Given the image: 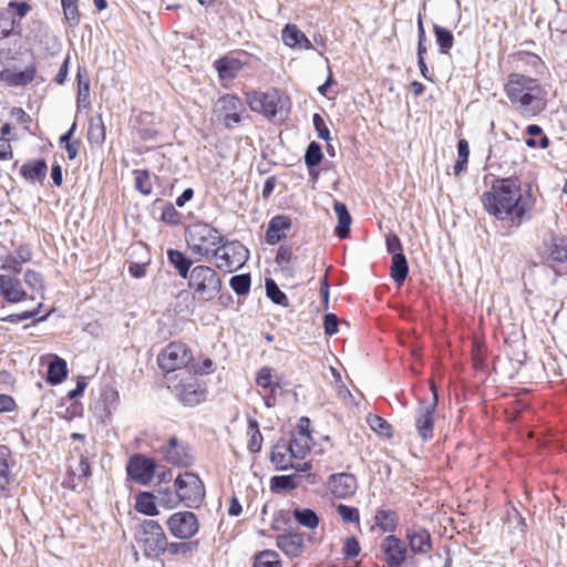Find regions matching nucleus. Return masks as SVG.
<instances>
[{
  "instance_id": "obj_58",
  "label": "nucleus",
  "mask_w": 567,
  "mask_h": 567,
  "mask_svg": "<svg viewBox=\"0 0 567 567\" xmlns=\"http://www.w3.org/2000/svg\"><path fill=\"white\" fill-rule=\"evenodd\" d=\"M313 126L317 131L318 137L324 141H329L330 138V132L327 127L324 120L322 116L318 113H316L312 117Z\"/></svg>"
},
{
  "instance_id": "obj_22",
  "label": "nucleus",
  "mask_w": 567,
  "mask_h": 567,
  "mask_svg": "<svg viewBox=\"0 0 567 567\" xmlns=\"http://www.w3.org/2000/svg\"><path fill=\"white\" fill-rule=\"evenodd\" d=\"M291 221L287 216H276L268 225L266 241L270 245L279 243L285 237L286 230L290 229Z\"/></svg>"
},
{
  "instance_id": "obj_28",
  "label": "nucleus",
  "mask_w": 567,
  "mask_h": 567,
  "mask_svg": "<svg viewBox=\"0 0 567 567\" xmlns=\"http://www.w3.org/2000/svg\"><path fill=\"white\" fill-rule=\"evenodd\" d=\"M333 209L338 217L336 235L339 238L344 239L350 234V225L352 223L351 215L349 214L347 206L341 202H334Z\"/></svg>"
},
{
  "instance_id": "obj_11",
  "label": "nucleus",
  "mask_w": 567,
  "mask_h": 567,
  "mask_svg": "<svg viewBox=\"0 0 567 567\" xmlns=\"http://www.w3.org/2000/svg\"><path fill=\"white\" fill-rule=\"evenodd\" d=\"M193 360V354L186 344L182 342H171L158 354L157 361L162 370L173 372L182 370Z\"/></svg>"
},
{
  "instance_id": "obj_18",
  "label": "nucleus",
  "mask_w": 567,
  "mask_h": 567,
  "mask_svg": "<svg viewBox=\"0 0 567 567\" xmlns=\"http://www.w3.org/2000/svg\"><path fill=\"white\" fill-rule=\"evenodd\" d=\"M165 458L178 466H189L194 462V457L188 453L186 446L181 444L175 437L169 439L168 443L162 447Z\"/></svg>"
},
{
  "instance_id": "obj_63",
  "label": "nucleus",
  "mask_w": 567,
  "mask_h": 567,
  "mask_svg": "<svg viewBox=\"0 0 567 567\" xmlns=\"http://www.w3.org/2000/svg\"><path fill=\"white\" fill-rule=\"evenodd\" d=\"M177 216H178L177 210L175 209V207L173 205L169 204L163 208L162 219L164 221H167L169 224H177L178 223Z\"/></svg>"
},
{
  "instance_id": "obj_44",
  "label": "nucleus",
  "mask_w": 567,
  "mask_h": 567,
  "mask_svg": "<svg viewBox=\"0 0 567 567\" xmlns=\"http://www.w3.org/2000/svg\"><path fill=\"white\" fill-rule=\"evenodd\" d=\"M470 156V146L466 140H460L457 143V161L454 165V174L458 176L466 168Z\"/></svg>"
},
{
  "instance_id": "obj_54",
  "label": "nucleus",
  "mask_w": 567,
  "mask_h": 567,
  "mask_svg": "<svg viewBox=\"0 0 567 567\" xmlns=\"http://www.w3.org/2000/svg\"><path fill=\"white\" fill-rule=\"evenodd\" d=\"M79 90H78V107L87 109L91 104L90 102V84L89 82H82L81 76L79 75Z\"/></svg>"
},
{
  "instance_id": "obj_16",
  "label": "nucleus",
  "mask_w": 567,
  "mask_h": 567,
  "mask_svg": "<svg viewBox=\"0 0 567 567\" xmlns=\"http://www.w3.org/2000/svg\"><path fill=\"white\" fill-rule=\"evenodd\" d=\"M405 538L413 554L424 555L432 549V538L427 529L412 525L405 529Z\"/></svg>"
},
{
  "instance_id": "obj_19",
  "label": "nucleus",
  "mask_w": 567,
  "mask_h": 567,
  "mask_svg": "<svg viewBox=\"0 0 567 567\" xmlns=\"http://www.w3.org/2000/svg\"><path fill=\"white\" fill-rule=\"evenodd\" d=\"M0 295L10 303H18L27 297L21 281L8 275H0Z\"/></svg>"
},
{
  "instance_id": "obj_43",
  "label": "nucleus",
  "mask_w": 567,
  "mask_h": 567,
  "mask_svg": "<svg viewBox=\"0 0 567 567\" xmlns=\"http://www.w3.org/2000/svg\"><path fill=\"white\" fill-rule=\"evenodd\" d=\"M293 516L300 525L307 528L313 529L319 525L318 515L310 508H297L293 512Z\"/></svg>"
},
{
  "instance_id": "obj_50",
  "label": "nucleus",
  "mask_w": 567,
  "mask_h": 567,
  "mask_svg": "<svg viewBox=\"0 0 567 567\" xmlns=\"http://www.w3.org/2000/svg\"><path fill=\"white\" fill-rule=\"evenodd\" d=\"M322 159L321 147L318 143L311 142L306 151L305 163L311 168L317 166Z\"/></svg>"
},
{
  "instance_id": "obj_9",
  "label": "nucleus",
  "mask_w": 567,
  "mask_h": 567,
  "mask_svg": "<svg viewBox=\"0 0 567 567\" xmlns=\"http://www.w3.org/2000/svg\"><path fill=\"white\" fill-rule=\"evenodd\" d=\"M245 106L239 97L233 94L220 96L214 104L213 118L227 128H230L241 121Z\"/></svg>"
},
{
  "instance_id": "obj_59",
  "label": "nucleus",
  "mask_w": 567,
  "mask_h": 567,
  "mask_svg": "<svg viewBox=\"0 0 567 567\" xmlns=\"http://www.w3.org/2000/svg\"><path fill=\"white\" fill-rule=\"evenodd\" d=\"M386 249L392 256L403 255L400 238L395 234H390L385 239Z\"/></svg>"
},
{
  "instance_id": "obj_4",
  "label": "nucleus",
  "mask_w": 567,
  "mask_h": 567,
  "mask_svg": "<svg viewBox=\"0 0 567 567\" xmlns=\"http://www.w3.org/2000/svg\"><path fill=\"white\" fill-rule=\"evenodd\" d=\"M223 241L224 237L208 224L196 223L187 229V245L194 254L200 257L208 258Z\"/></svg>"
},
{
  "instance_id": "obj_13",
  "label": "nucleus",
  "mask_w": 567,
  "mask_h": 567,
  "mask_svg": "<svg viewBox=\"0 0 567 567\" xmlns=\"http://www.w3.org/2000/svg\"><path fill=\"white\" fill-rule=\"evenodd\" d=\"M167 528L174 537L189 539L198 533L199 523L193 512H177L169 516Z\"/></svg>"
},
{
  "instance_id": "obj_40",
  "label": "nucleus",
  "mask_w": 567,
  "mask_h": 567,
  "mask_svg": "<svg viewBox=\"0 0 567 567\" xmlns=\"http://www.w3.org/2000/svg\"><path fill=\"white\" fill-rule=\"evenodd\" d=\"M433 31L435 34L436 43L440 47V51L442 53L449 52V50L452 49L453 43H454V38H453V34L451 33V31H449L447 29H445L439 24L433 25Z\"/></svg>"
},
{
  "instance_id": "obj_36",
  "label": "nucleus",
  "mask_w": 567,
  "mask_h": 567,
  "mask_svg": "<svg viewBox=\"0 0 567 567\" xmlns=\"http://www.w3.org/2000/svg\"><path fill=\"white\" fill-rule=\"evenodd\" d=\"M409 272L408 261L404 255L392 256L391 278L401 286Z\"/></svg>"
},
{
  "instance_id": "obj_24",
  "label": "nucleus",
  "mask_w": 567,
  "mask_h": 567,
  "mask_svg": "<svg viewBox=\"0 0 567 567\" xmlns=\"http://www.w3.org/2000/svg\"><path fill=\"white\" fill-rule=\"evenodd\" d=\"M32 251L27 245L19 246L12 255L6 254V270L19 274L24 262L30 261Z\"/></svg>"
},
{
  "instance_id": "obj_57",
  "label": "nucleus",
  "mask_w": 567,
  "mask_h": 567,
  "mask_svg": "<svg viewBox=\"0 0 567 567\" xmlns=\"http://www.w3.org/2000/svg\"><path fill=\"white\" fill-rule=\"evenodd\" d=\"M360 544L354 537H349L346 539L342 554L346 558H354L360 554Z\"/></svg>"
},
{
  "instance_id": "obj_23",
  "label": "nucleus",
  "mask_w": 567,
  "mask_h": 567,
  "mask_svg": "<svg viewBox=\"0 0 567 567\" xmlns=\"http://www.w3.org/2000/svg\"><path fill=\"white\" fill-rule=\"evenodd\" d=\"M1 80L11 86H23L29 84L35 76V68L30 65L23 71L6 69L1 72Z\"/></svg>"
},
{
  "instance_id": "obj_32",
  "label": "nucleus",
  "mask_w": 567,
  "mask_h": 567,
  "mask_svg": "<svg viewBox=\"0 0 567 567\" xmlns=\"http://www.w3.org/2000/svg\"><path fill=\"white\" fill-rule=\"evenodd\" d=\"M270 458L278 470H287L288 467H293L291 460L295 457L292 454H290L286 443H277L271 452Z\"/></svg>"
},
{
  "instance_id": "obj_46",
  "label": "nucleus",
  "mask_w": 567,
  "mask_h": 567,
  "mask_svg": "<svg viewBox=\"0 0 567 567\" xmlns=\"http://www.w3.org/2000/svg\"><path fill=\"white\" fill-rule=\"evenodd\" d=\"M250 275L241 274L233 276L229 280L230 288L239 296L247 295L250 290Z\"/></svg>"
},
{
  "instance_id": "obj_25",
  "label": "nucleus",
  "mask_w": 567,
  "mask_h": 567,
  "mask_svg": "<svg viewBox=\"0 0 567 567\" xmlns=\"http://www.w3.org/2000/svg\"><path fill=\"white\" fill-rule=\"evenodd\" d=\"M90 476V464L87 457L82 453L80 454V461L76 467L70 465L69 476L65 481V485L70 488H75L83 480Z\"/></svg>"
},
{
  "instance_id": "obj_38",
  "label": "nucleus",
  "mask_w": 567,
  "mask_h": 567,
  "mask_svg": "<svg viewBox=\"0 0 567 567\" xmlns=\"http://www.w3.org/2000/svg\"><path fill=\"white\" fill-rule=\"evenodd\" d=\"M135 508L137 512L148 516H155L158 514L154 496L148 492H142L137 495Z\"/></svg>"
},
{
  "instance_id": "obj_6",
  "label": "nucleus",
  "mask_w": 567,
  "mask_h": 567,
  "mask_svg": "<svg viewBox=\"0 0 567 567\" xmlns=\"http://www.w3.org/2000/svg\"><path fill=\"white\" fill-rule=\"evenodd\" d=\"M216 258V267L225 272H233L245 265L249 251L239 241H223L212 254Z\"/></svg>"
},
{
  "instance_id": "obj_15",
  "label": "nucleus",
  "mask_w": 567,
  "mask_h": 567,
  "mask_svg": "<svg viewBox=\"0 0 567 567\" xmlns=\"http://www.w3.org/2000/svg\"><path fill=\"white\" fill-rule=\"evenodd\" d=\"M380 549L388 567L403 566L408 556V547L399 537L394 535L384 537L381 542Z\"/></svg>"
},
{
  "instance_id": "obj_12",
  "label": "nucleus",
  "mask_w": 567,
  "mask_h": 567,
  "mask_svg": "<svg viewBox=\"0 0 567 567\" xmlns=\"http://www.w3.org/2000/svg\"><path fill=\"white\" fill-rule=\"evenodd\" d=\"M247 102L252 111L262 113L269 118L275 117L284 109L282 97L276 90L248 94Z\"/></svg>"
},
{
  "instance_id": "obj_39",
  "label": "nucleus",
  "mask_w": 567,
  "mask_h": 567,
  "mask_svg": "<svg viewBox=\"0 0 567 567\" xmlns=\"http://www.w3.org/2000/svg\"><path fill=\"white\" fill-rule=\"evenodd\" d=\"M254 567H281L277 551L266 549L255 556Z\"/></svg>"
},
{
  "instance_id": "obj_37",
  "label": "nucleus",
  "mask_w": 567,
  "mask_h": 567,
  "mask_svg": "<svg viewBox=\"0 0 567 567\" xmlns=\"http://www.w3.org/2000/svg\"><path fill=\"white\" fill-rule=\"evenodd\" d=\"M399 518L395 512L390 509H379L375 514V525L383 532H394Z\"/></svg>"
},
{
  "instance_id": "obj_45",
  "label": "nucleus",
  "mask_w": 567,
  "mask_h": 567,
  "mask_svg": "<svg viewBox=\"0 0 567 567\" xmlns=\"http://www.w3.org/2000/svg\"><path fill=\"white\" fill-rule=\"evenodd\" d=\"M298 486L296 475H281L271 478L270 487L274 492L290 491Z\"/></svg>"
},
{
  "instance_id": "obj_42",
  "label": "nucleus",
  "mask_w": 567,
  "mask_h": 567,
  "mask_svg": "<svg viewBox=\"0 0 567 567\" xmlns=\"http://www.w3.org/2000/svg\"><path fill=\"white\" fill-rule=\"evenodd\" d=\"M367 422L371 430L377 434L384 437L392 436V426L383 417L375 414H369Z\"/></svg>"
},
{
  "instance_id": "obj_5",
  "label": "nucleus",
  "mask_w": 567,
  "mask_h": 567,
  "mask_svg": "<svg viewBox=\"0 0 567 567\" xmlns=\"http://www.w3.org/2000/svg\"><path fill=\"white\" fill-rule=\"evenodd\" d=\"M432 398L430 400H419L414 411V427L423 442L430 441L434 436L435 411L437 406V391L434 383L431 384Z\"/></svg>"
},
{
  "instance_id": "obj_14",
  "label": "nucleus",
  "mask_w": 567,
  "mask_h": 567,
  "mask_svg": "<svg viewBox=\"0 0 567 567\" xmlns=\"http://www.w3.org/2000/svg\"><path fill=\"white\" fill-rule=\"evenodd\" d=\"M126 471L133 481L141 485H147L157 473V465L153 458L138 454L130 458Z\"/></svg>"
},
{
  "instance_id": "obj_34",
  "label": "nucleus",
  "mask_w": 567,
  "mask_h": 567,
  "mask_svg": "<svg viewBox=\"0 0 567 567\" xmlns=\"http://www.w3.org/2000/svg\"><path fill=\"white\" fill-rule=\"evenodd\" d=\"M66 362L59 357H54L53 360L49 363L47 378L48 382L51 384H59L66 378Z\"/></svg>"
},
{
  "instance_id": "obj_30",
  "label": "nucleus",
  "mask_w": 567,
  "mask_h": 567,
  "mask_svg": "<svg viewBox=\"0 0 567 567\" xmlns=\"http://www.w3.org/2000/svg\"><path fill=\"white\" fill-rule=\"evenodd\" d=\"M156 493L158 503L166 508H175L182 504L178 489L175 487L172 489L167 485H158Z\"/></svg>"
},
{
  "instance_id": "obj_41",
  "label": "nucleus",
  "mask_w": 567,
  "mask_h": 567,
  "mask_svg": "<svg viewBox=\"0 0 567 567\" xmlns=\"http://www.w3.org/2000/svg\"><path fill=\"white\" fill-rule=\"evenodd\" d=\"M79 0H61L65 21L74 28L80 23V12L78 9Z\"/></svg>"
},
{
  "instance_id": "obj_3",
  "label": "nucleus",
  "mask_w": 567,
  "mask_h": 567,
  "mask_svg": "<svg viewBox=\"0 0 567 567\" xmlns=\"http://www.w3.org/2000/svg\"><path fill=\"white\" fill-rule=\"evenodd\" d=\"M186 279L188 287L194 291V297L200 301L213 300L221 288L219 275L209 266H195Z\"/></svg>"
},
{
  "instance_id": "obj_35",
  "label": "nucleus",
  "mask_w": 567,
  "mask_h": 567,
  "mask_svg": "<svg viewBox=\"0 0 567 567\" xmlns=\"http://www.w3.org/2000/svg\"><path fill=\"white\" fill-rule=\"evenodd\" d=\"M87 140L91 144H102L105 140V125L102 116L91 117L87 127Z\"/></svg>"
},
{
  "instance_id": "obj_48",
  "label": "nucleus",
  "mask_w": 567,
  "mask_h": 567,
  "mask_svg": "<svg viewBox=\"0 0 567 567\" xmlns=\"http://www.w3.org/2000/svg\"><path fill=\"white\" fill-rule=\"evenodd\" d=\"M133 174L136 189L143 195H150L152 193V183L148 172L144 169H135Z\"/></svg>"
},
{
  "instance_id": "obj_10",
  "label": "nucleus",
  "mask_w": 567,
  "mask_h": 567,
  "mask_svg": "<svg viewBox=\"0 0 567 567\" xmlns=\"http://www.w3.org/2000/svg\"><path fill=\"white\" fill-rule=\"evenodd\" d=\"M138 543L146 556H157L167 546V539L162 526L153 519H145L141 524Z\"/></svg>"
},
{
  "instance_id": "obj_49",
  "label": "nucleus",
  "mask_w": 567,
  "mask_h": 567,
  "mask_svg": "<svg viewBox=\"0 0 567 567\" xmlns=\"http://www.w3.org/2000/svg\"><path fill=\"white\" fill-rule=\"evenodd\" d=\"M256 383L262 389L274 392L277 384H275L272 381V369L269 367H264L258 370L256 375Z\"/></svg>"
},
{
  "instance_id": "obj_33",
  "label": "nucleus",
  "mask_w": 567,
  "mask_h": 567,
  "mask_svg": "<svg viewBox=\"0 0 567 567\" xmlns=\"http://www.w3.org/2000/svg\"><path fill=\"white\" fill-rule=\"evenodd\" d=\"M310 434L292 435L287 446L295 458L302 460L310 450Z\"/></svg>"
},
{
  "instance_id": "obj_21",
  "label": "nucleus",
  "mask_w": 567,
  "mask_h": 567,
  "mask_svg": "<svg viewBox=\"0 0 567 567\" xmlns=\"http://www.w3.org/2000/svg\"><path fill=\"white\" fill-rule=\"evenodd\" d=\"M281 38L284 43L290 48L306 49L312 48L311 42L306 34L299 30L295 24H287L282 32Z\"/></svg>"
},
{
  "instance_id": "obj_53",
  "label": "nucleus",
  "mask_w": 567,
  "mask_h": 567,
  "mask_svg": "<svg viewBox=\"0 0 567 567\" xmlns=\"http://www.w3.org/2000/svg\"><path fill=\"white\" fill-rule=\"evenodd\" d=\"M11 482L12 475L8 461L6 458H0V497L8 489Z\"/></svg>"
},
{
  "instance_id": "obj_64",
  "label": "nucleus",
  "mask_w": 567,
  "mask_h": 567,
  "mask_svg": "<svg viewBox=\"0 0 567 567\" xmlns=\"http://www.w3.org/2000/svg\"><path fill=\"white\" fill-rule=\"evenodd\" d=\"M9 10H14V13L21 19L27 16L31 7L27 2L11 1L9 3Z\"/></svg>"
},
{
  "instance_id": "obj_27",
  "label": "nucleus",
  "mask_w": 567,
  "mask_h": 567,
  "mask_svg": "<svg viewBox=\"0 0 567 567\" xmlns=\"http://www.w3.org/2000/svg\"><path fill=\"white\" fill-rule=\"evenodd\" d=\"M220 79L233 80L243 70L244 64L234 58H221L215 62Z\"/></svg>"
},
{
  "instance_id": "obj_51",
  "label": "nucleus",
  "mask_w": 567,
  "mask_h": 567,
  "mask_svg": "<svg viewBox=\"0 0 567 567\" xmlns=\"http://www.w3.org/2000/svg\"><path fill=\"white\" fill-rule=\"evenodd\" d=\"M16 25L17 21L10 16V12L0 13V40L12 34Z\"/></svg>"
},
{
  "instance_id": "obj_29",
  "label": "nucleus",
  "mask_w": 567,
  "mask_h": 567,
  "mask_svg": "<svg viewBox=\"0 0 567 567\" xmlns=\"http://www.w3.org/2000/svg\"><path fill=\"white\" fill-rule=\"evenodd\" d=\"M167 258L169 264L176 269L183 279H186L189 276L192 270L190 266L193 262L185 256V254L176 249H168Z\"/></svg>"
},
{
  "instance_id": "obj_2",
  "label": "nucleus",
  "mask_w": 567,
  "mask_h": 567,
  "mask_svg": "<svg viewBox=\"0 0 567 567\" xmlns=\"http://www.w3.org/2000/svg\"><path fill=\"white\" fill-rule=\"evenodd\" d=\"M503 89L512 106L524 117L536 116L546 107L547 92L537 79L513 72Z\"/></svg>"
},
{
  "instance_id": "obj_47",
  "label": "nucleus",
  "mask_w": 567,
  "mask_h": 567,
  "mask_svg": "<svg viewBox=\"0 0 567 567\" xmlns=\"http://www.w3.org/2000/svg\"><path fill=\"white\" fill-rule=\"evenodd\" d=\"M266 293L267 297L275 303L280 306H288L287 296L279 289L278 285L272 279H266Z\"/></svg>"
},
{
  "instance_id": "obj_8",
  "label": "nucleus",
  "mask_w": 567,
  "mask_h": 567,
  "mask_svg": "<svg viewBox=\"0 0 567 567\" xmlns=\"http://www.w3.org/2000/svg\"><path fill=\"white\" fill-rule=\"evenodd\" d=\"M173 487L178 489L182 504L187 507H198L205 497L204 483L193 472L181 473L174 481Z\"/></svg>"
},
{
  "instance_id": "obj_60",
  "label": "nucleus",
  "mask_w": 567,
  "mask_h": 567,
  "mask_svg": "<svg viewBox=\"0 0 567 567\" xmlns=\"http://www.w3.org/2000/svg\"><path fill=\"white\" fill-rule=\"evenodd\" d=\"M425 42H426L425 30L423 27L422 18H421V16H419V19H417V55L426 53Z\"/></svg>"
},
{
  "instance_id": "obj_26",
  "label": "nucleus",
  "mask_w": 567,
  "mask_h": 567,
  "mask_svg": "<svg viewBox=\"0 0 567 567\" xmlns=\"http://www.w3.org/2000/svg\"><path fill=\"white\" fill-rule=\"evenodd\" d=\"M546 260L564 262L567 260V239L553 236L546 250Z\"/></svg>"
},
{
  "instance_id": "obj_61",
  "label": "nucleus",
  "mask_w": 567,
  "mask_h": 567,
  "mask_svg": "<svg viewBox=\"0 0 567 567\" xmlns=\"http://www.w3.org/2000/svg\"><path fill=\"white\" fill-rule=\"evenodd\" d=\"M38 315V311L37 310H33V311H23L21 313H14V315H10L6 318H3L2 320L3 321H7V322H11V323H17L19 321H23V320H29V319H32L34 318L35 316Z\"/></svg>"
},
{
  "instance_id": "obj_17",
  "label": "nucleus",
  "mask_w": 567,
  "mask_h": 567,
  "mask_svg": "<svg viewBox=\"0 0 567 567\" xmlns=\"http://www.w3.org/2000/svg\"><path fill=\"white\" fill-rule=\"evenodd\" d=\"M329 488L338 498L353 495L357 489V478L350 473L332 474L329 477Z\"/></svg>"
},
{
  "instance_id": "obj_20",
  "label": "nucleus",
  "mask_w": 567,
  "mask_h": 567,
  "mask_svg": "<svg viewBox=\"0 0 567 567\" xmlns=\"http://www.w3.org/2000/svg\"><path fill=\"white\" fill-rule=\"evenodd\" d=\"M277 546L290 557L299 556L303 550V535L290 533L277 537Z\"/></svg>"
},
{
  "instance_id": "obj_52",
  "label": "nucleus",
  "mask_w": 567,
  "mask_h": 567,
  "mask_svg": "<svg viewBox=\"0 0 567 567\" xmlns=\"http://www.w3.org/2000/svg\"><path fill=\"white\" fill-rule=\"evenodd\" d=\"M249 430L251 431V437L248 444V449L252 453L259 452L262 444V436L256 420H249Z\"/></svg>"
},
{
  "instance_id": "obj_7",
  "label": "nucleus",
  "mask_w": 567,
  "mask_h": 567,
  "mask_svg": "<svg viewBox=\"0 0 567 567\" xmlns=\"http://www.w3.org/2000/svg\"><path fill=\"white\" fill-rule=\"evenodd\" d=\"M175 381L169 388L184 405L194 406L204 401L206 390L194 374L183 371L175 377Z\"/></svg>"
},
{
  "instance_id": "obj_55",
  "label": "nucleus",
  "mask_w": 567,
  "mask_h": 567,
  "mask_svg": "<svg viewBox=\"0 0 567 567\" xmlns=\"http://www.w3.org/2000/svg\"><path fill=\"white\" fill-rule=\"evenodd\" d=\"M24 282L33 291H42L44 288L42 276L34 270L24 272Z\"/></svg>"
},
{
  "instance_id": "obj_31",
  "label": "nucleus",
  "mask_w": 567,
  "mask_h": 567,
  "mask_svg": "<svg viewBox=\"0 0 567 567\" xmlns=\"http://www.w3.org/2000/svg\"><path fill=\"white\" fill-rule=\"evenodd\" d=\"M48 171L47 163L43 159L28 162L21 166V174L29 181H41L45 177Z\"/></svg>"
},
{
  "instance_id": "obj_56",
  "label": "nucleus",
  "mask_w": 567,
  "mask_h": 567,
  "mask_svg": "<svg viewBox=\"0 0 567 567\" xmlns=\"http://www.w3.org/2000/svg\"><path fill=\"white\" fill-rule=\"evenodd\" d=\"M337 512H338L339 516L347 523L359 522V511L355 507L348 506L344 504H339L337 506Z\"/></svg>"
},
{
  "instance_id": "obj_1",
  "label": "nucleus",
  "mask_w": 567,
  "mask_h": 567,
  "mask_svg": "<svg viewBox=\"0 0 567 567\" xmlns=\"http://www.w3.org/2000/svg\"><path fill=\"white\" fill-rule=\"evenodd\" d=\"M482 203L485 210L499 220H509L519 226L527 212L519 186L512 179H502L484 193Z\"/></svg>"
},
{
  "instance_id": "obj_62",
  "label": "nucleus",
  "mask_w": 567,
  "mask_h": 567,
  "mask_svg": "<svg viewBox=\"0 0 567 567\" xmlns=\"http://www.w3.org/2000/svg\"><path fill=\"white\" fill-rule=\"evenodd\" d=\"M324 331L327 334H334L338 331V318L333 313H328L324 317Z\"/></svg>"
}]
</instances>
